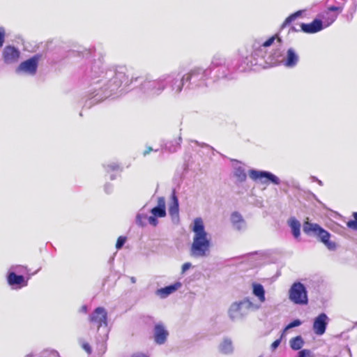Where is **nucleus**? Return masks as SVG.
Wrapping results in <instances>:
<instances>
[{
    "mask_svg": "<svg viewBox=\"0 0 357 357\" xmlns=\"http://www.w3.org/2000/svg\"><path fill=\"white\" fill-rule=\"evenodd\" d=\"M339 13L335 10H331L330 7L328 6L327 9L319 14V19H321L324 22V29L331 26L337 18Z\"/></svg>",
    "mask_w": 357,
    "mask_h": 357,
    "instance_id": "obj_18",
    "label": "nucleus"
},
{
    "mask_svg": "<svg viewBox=\"0 0 357 357\" xmlns=\"http://www.w3.org/2000/svg\"><path fill=\"white\" fill-rule=\"evenodd\" d=\"M104 168L107 173H110L112 172H116L120 169L119 165L116 162H110L107 165H104Z\"/></svg>",
    "mask_w": 357,
    "mask_h": 357,
    "instance_id": "obj_34",
    "label": "nucleus"
},
{
    "mask_svg": "<svg viewBox=\"0 0 357 357\" xmlns=\"http://www.w3.org/2000/svg\"><path fill=\"white\" fill-rule=\"evenodd\" d=\"M26 271V267L22 266V265H13L10 266L8 271H13L17 274L18 273H24Z\"/></svg>",
    "mask_w": 357,
    "mask_h": 357,
    "instance_id": "obj_35",
    "label": "nucleus"
},
{
    "mask_svg": "<svg viewBox=\"0 0 357 357\" xmlns=\"http://www.w3.org/2000/svg\"><path fill=\"white\" fill-rule=\"evenodd\" d=\"M192 267V264L190 262H186V263H184L183 265H182V267H181V273L183 274L185 273L188 270H189L190 268Z\"/></svg>",
    "mask_w": 357,
    "mask_h": 357,
    "instance_id": "obj_43",
    "label": "nucleus"
},
{
    "mask_svg": "<svg viewBox=\"0 0 357 357\" xmlns=\"http://www.w3.org/2000/svg\"><path fill=\"white\" fill-rule=\"evenodd\" d=\"M126 239L127 238L126 236H119L118 238L116 243V248L117 250L121 249L123 247L124 244L126 243Z\"/></svg>",
    "mask_w": 357,
    "mask_h": 357,
    "instance_id": "obj_37",
    "label": "nucleus"
},
{
    "mask_svg": "<svg viewBox=\"0 0 357 357\" xmlns=\"http://www.w3.org/2000/svg\"><path fill=\"white\" fill-rule=\"evenodd\" d=\"M158 151V149H153L152 147L151 146H146V150L143 152V155L145 157L148 154H149L151 151H155V152H157Z\"/></svg>",
    "mask_w": 357,
    "mask_h": 357,
    "instance_id": "obj_44",
    "label": "nucleus"
},
{
    "mask_svg": "<svg viewBox=\"0 0 357 357\" xmlns=\"http://www.w3.org/2000/svg\"><path fill=\"white\" fill-rule=\"evenodd\" d=\"M312 352L309 349H300L298 352L297 357H310Z\"/></svg>",
    "mask_w": 357,
    "mask_h": 357,
    "instance_id": "obj_38",
    "label": "nucleus"
},
{
    "mask_svg": "<svg viewBox=\"0 0 357 357\" xmlns=\"http://www.w3.org/2000/svg\"><path fill=\"white\" fill-rule=\"evenodd\" d=\"M87 76L91 83L84 107L88 109L109 97L123 85L129 87L139 82L140 90L147 96H158L165 89L172 96L176 97L181 93V79L177 71L162 74L155 79L146 78L141 81L142 77H139L129 79L126 66L105 68L102 59H99L92 63Z\"/></svg>",
    "mask_w": 357,
    "mask_h": 357,
    "instance_id": "obj_1",
    "label": "nucleus"
},
{
    "mask_svg": "<svg viewBox=\"0 0 357 357\" xmlns=\"http://www.w3.org/2000/svg\"><path fill=\"white\" fill-rule=\"evenodd\" d=\"M53 352L55 353L56 355H59V354L56 351H53Z\"/></svg>",
    "mask_w": 357,
    "mask_h": 357,
    "instance_id": "obj_57",
    "label": "nucleus"
},
{
    "mask_svg": "<svg viewBox=\"0 0 357 357\" xmlns=\"http://www.w3.org/2000/svg\"><path fill=\"white\" fill-rule=\"evenodd\" d=\"M303 230L306 235L316 237L328 250L331 251L336 250V243L330 240L331 234L319 224L305 221L303 225Z\"/></svg>",
    "mask_w": 357,
    "mask_h": 357,
    "instance_id": "obj_8",
    "label": "nucleus"
},
{
    "mask_svg": "<svg viewBox=\"0 0 357 357\" xmlns=\"http://www.w3.org/2000/svg\"><path fill=\"white\" fill-rule=\"evenodd\" d=\"M150 212L152 215L158 216L159 218L166 216L165 199L163 197H158L157 205L153 207Z\"/></svg>",
    "mask_w": 357,
    "mask_h": 357,
    "instance_id": "obj_21",
    "label": "nucleus"
},
{
    "mask_svg": "<svg viewBox=\"0 0 357 357\" xmlns=\"http://www.w3.org/2000/svg\"><path fill=\"white\" fill-rule=\"evenodd\" d=\"M283 335H284V333H282V334L281 335L280 337L275 340L272 344H271V350L273 351H275L280 344L281 343V341H282V339L283 337Z\"/></svg>",
    "mask_w": 357,
    "mask_h": 357,
    "instance_id": "obj_39",
    "label": "nucleus"
},
{
    "mask_svg": "<svg viewBox=\"0 0 357 357\" xmlns=\"http://www.w3.org/2000/svg\"><path fill=\"white\" fill-rule=\"evenodd\" d=\"M20 55L19 50L14 46H6L3 51V59L6 63H13L17 61Z\"/></svg>",
    "mask_w": 357,
    "mask_h": 357,
    "instance_id": "obj_16",
    "label": "nucleus"
},
{
    "mask_svg": "<svg viewBox=\"0 0 357 357\" xmlns=\"http://www.w3.org/2000/svg\"><path fill=\"white\" fill-rule=\"evenodd\" d=\"M250 178L255 181H259L262 184L272 183L275 185L280 184V179L271 172L251 169L248 172Z\"/></svg>",
    "mask_w": 357,
    "mask_h": 357,
    "instance_id": "obj_10",
    "label": "nucleus"
},
{
    "mask_svg": "<svg viewBox=\"0 0 357 357\" xmlns=\"http://www.w3.org/2000/svg\"><path fill=\"white\" fill-rule=\"evenodd\" d=\"M179 203L177 197L173 194L172 197V202L169 206V214L172 218L178 216Z\"/></svg>",
    "mask_w": 357,
    "mask_h": 357,
    "instance_id": "obj_27",
    "label": "nucleus"
},
{
    "mask_svg": "<svg viewBox=\"0 0 357 357\" xmlns=\"http://www.w3.org/2000/svg\"><path fill=\"white\" fill-rule=\"evenodd\" d=\"M5 41V30L3 27H0V47H1Z\"/></svg>",
    "mask_w": 357,
    "mask_h": 357,
    "instance_id": "obj_41",
    "label": "nucleus"
},
{
    "mask_svg": "<svg viewBox=\"0 0 357 357\" xmlns=\"http://www.w3.org/2000/svg\"><path fill=\"white\" fill-rule=\"evenodd\" d=\"M30 356H31V354H29V355L26 356V357H30Z\"/></svg>",
    "mask_w": 357,
    "mask_h": 357,
    "instance_id": "obj_58",
    "label": "nucleus"
},
{
    "mask_svg": "<svg viewBox=\"0 0 357 357\" xmlns=\"http://www.w3.org/2000/svg\"><path fill=\"white\" fill-rule=\"evenodd\" d=\"M234 176L236 178V183H241L245 181L247 178V174L245 173V169L241 166H234L233 171Z\"/></svg>",
    "mask_w": 357,
    "mask_h": 357,
    "instance_id": "obj_26",
    "label": "nucleus"
},
{
    "mask_svg": "<svg viewBox=\"0 0 357 357\" xmlns=\"http://www.w3.org/2000/svg\"><path fill=\"white\" fill-rule=\"evenodd\" d=\"M328 324V317L324 312L319 314L314 319L313 331L317 335H322L325 333Z\"/></svg>",
    "mask_w": 357,
    "mask_h": 357,
    "instance_id": "obj_13",
    "label": "nucleus"
},
{
    "mask_svg": "<svg viewBox=\"0 0 357 357\" xmlns=\"http://www.w3.org/2000/svg\"><path fill=\"white\" fill-rule=\"evenodd\" d=\"M311 180H312V181H313V182H317V181L319 180V178H317L316 176H311Z\"/></svg>",
    "mask_w": 357,
    "mask_h": 357,
    "instance_id": "obj_51",
    "label": "nucleus"
},
{
    "mask_svg": "<svg viewBox=\"0 0 357 357\" xmlns=\"http://www.w3.org/2000/svg\"><path fill=\"white\" fill-rule=\"evenodd\" d=\"M289 298L296 305H307L308 296L305 286L301 282H294L289 290Z\"/></svg>",
    "mask_w": 357,
    "mask_h": 357,
    "instance_id": "obj_9",
    "label": "nucleus"
},
{
    "mask_svg": "<svg viewBox=\"0 0 357 357\" xmlns=\"http://www.w3.org/2000/svg\"><path fill=\"white\" fill-rule=\"evenodd\" d=\"M116 174H110V176H109L110 180L113 181V180L116 179Z\"/></svg>",
    "mask_w": 357,
    "mask_h": 357,
    "instance_id": "obj_50",
    "label": "nucleus"
},
{
    "mask_svg": "<svg viewBox=\"0 0 357 357\" xmlns=\"http://www.w3.org/2000/svg\"><path fill=\"white\" fill-rule=\"evenodd\" d=\"M144 208L145 206H144L139 211L135 219L136 224L141 227H144L146 225V220H148L149 218Z\"/></svg>",
    "mask_w": 357,
    "mask_h": 357,
    "instance_id": "obj_29",
    "label": "nucleus"
},
{
    "mask_svg": "<svg viewBox=\"0 0 357 357\" xmlns=\"http://www.w3.org/2000/svg\"><path fill=\"white\" fill-rule=\"evenodd\" d=\"M208 68L211 70V81L213 82L219 79H233L237 72L235 60L225 58L220 54L213 56Z\"/></svg>",
    "mask_w": 357,
    "mask_h": 357,
    "instance_id": "obj_3",
    "label": "nucleus"
},
{
    "mask_svg": "<svg viewBox=\"0 0 357 357\" xmlns=\"http://www.w3.org/2000/svg\"><path fill=\"white\" fill-rule=\"evenodd\" d=\"M82 347L88 354H91L92 353V349L89 343H82Z\"/></svg>",
    "mask_w": 357,
    "mask_h": 357,
    "instance_id": "obj_42",
    "label": "nucleus"
},
{
    "mask_svg": "<svg viewBox=\"0 0 357 357\" xmlns=\"http://www.w3.org/2000/svg\"><path fill=\"white\" fill-rule=\"evenodd\" d=\"M192 230L194 237L190 248V256L195 258L207 257L210 252L211 241L201 218L194 220Z\"/></svg>",
    "mask_w": 357,
    "mask_h": 357,
    "instance_id": "obj_2",
    "label": "nucleus"
},
{
    "mask_svg": "<svg viewBox=\"0 0 357 357\" xmlns=\"http://www.w3.org/2000/svg\"><path fill=\"white\" fill-rule=\"evenodd\" d=\"M298 61V56L293 48H289L287 52V57L284 61V66L288 68H293L296 66Z\"/></svg>",
    "mask_w": 357,
    "mask_h": 357,
    "instance_id": "obj_24",
    "label": "nucleus"
},
{
    "mask_svg": "<svg viewBox=\"0 0 357 357\" xmlns=\"http://www.w3.org/2000/svg\"><path fill=\"white\" fill-rule=\"evenodd\" d=\"M181 286V282H176L174 284L158 289L155 291V294L160 298H166L169 295L176 291Z\"/></svg>",
    "mask_w": 357,
    "mask_h": 357,
    "instance_id": "obj_19",
    "label": "nucleus"
},
{
    "mask_svg": "<svg viewBox=\"0 0 357 357\" xmlns=\"http://www.w3.org/2000/svg\"><path fill=\"white\" fill-rule=\"evenodd\" d=\"M158 218H159L158 216H155V215H152L149 217L148 221L151 225L155 227L158 224Z\"/></svg>",
    "mask_w": 357,
    "mask_h": 357,
    "instance_id": "obj_40",
    "label": "nucleus"
},
{
    "mask_svg": "<svg viewBox=\"0 0 357 357\" xmlns=\"http://www.w3.org/2000/svg\"><path fill=\"white\" fill-rule=\"evenodd\" d=\"M89 322L97 328L98 336L96 340L99 342H105L108 338V317L106 310L103 307H96L89 315Z\"/></svg>",
    "mask_w": 357,
    "mask_h": 357,
    "instance_id": "obj_6",
    "label": "nucleus"
},
{
    "mask_svg": "<svg viewBox=\"0 0 357 357\" xmlns=\"http://www.w3.org/2000/svg\"><path fill=\"white\" fill-rule=\"evenodd\" d=\"M7 282L13 289H21L27 286V280L22 275H17L13 271L7 273Z\"/></svg>",
    "mask_w": 357,
    "mask_h": 357,
    "instance_id": "obj_14",
    "label": "nucleus"
},
{
    "mask_svg": "<svg viewBox=\"0 0 357 357\" xmlns=\"http://www.w3.org/2000/svg\"><path fill=\"white\" fill-rule=\"evenodd\" d=\"M313 195V197L319 203H321V202L317 198L316 195L314 194L312 195Z\"/></svg>",
    "mask_w": 357,
    "mask_h": 357,
    "instance_id": "obj_55",
    "label": "nucleus"
},
{
    "mask_svg": "<svg viewBox=\"0 0 357 357\" xmlns=\"http://www.w3.org/2000/svg\"><path fill=\"white\" fill-rule=\"evenodd\" d=\"M302 324V321L299 319H296L291 321L290 323H289L283 329L282 333L284 334V333L293 328L298 327Z\"/></svg>",
    "mask_w": 357,
    "mask_h": 357,
    "instance_id": "obj_33",
    "label": "nucleus"
},
{
    "mask_svg": "<svg viewBox=\"0 0 357 357\" xmlns=\"http://www.w3.org/2000/svg\"><path fill=\"white\" fill-rule=\"evenodd\" d=\"M231 222L234 228L238 231H242L246 228V222L238 212L231 213Z\"/></svg>",
    "mask_w": 357,
    "mask_h": 357,
    "instance_id": "obj_22",
    "label": "nucleus"
},
{
    "mask_svg": "<svg viewBox=\"0 0 357 357\" xmlns=\"http://www.w3.org/2000/svg\"><path fill=\"white\" fill-rule=\"evenodd\" d=\"M351 229H352V230H354V231H357V227H354V228H351Z\"/></svg>",
    "mask_w": 357,
    "mask_h": 357,
    "instance_id": "obj_56",
    "label": "nucleus"
},
{
    "mask_svg": "<svg viewBox=\"0 0 357 357\" xmlns=\"http://www.w3.org/2000/svg\"><path fill=\"white\" fill-rule=\"evenodd\" d=\"M261 305L254 303L249 297L231 303L228 310V316L232 321L244 319L250 311H256Z\"/></svg>",
    "mask_w": 357,
    "mask_h": 357,
    "instance_id": "obj_7",
    "label": "nucleus"
},
{
    "mask_svg": "<svg viewBox=\"0 0 357 357\" xmlns=\"http://www.w3.org/2000/svg\"><path fill=\"white\" fill-rule=\"evenodd\" d=\"M352 18H353V15L352 14L351 15V16H347V20L349 22L351 21Z\"/></svg>",
    "mask_w": 357,
    "mask_h": 357,
    "instance_id": "obj_53",
    "label": "nucleus"
},
{
    "mask_svg": "<svg viewBox=\"0 0 357 357\" xmlns=\"http://www.w3.org/2000/svg\"><path fill=\"white\" fill-rule=\"evenodd\" d=\"M259 357H261V356H259Z\"/></svg>",
    "mask_w": 357,
    "mask_h": 357,
    "instance_id": "obj_59",
    "label": "nucleus"
},
{
    "mask_svg": "<svg viewBox=\"0 0 357 357\" xmlns=\"http://www.w3.org/2000/svg\"><path fill=\"white\" fill-rule=\"evenodd\" d=\"M301 30V29H297L294 25L290 26L289 31L292 32H298Z\"/></svg>",
    "mask_w": 357,
    "mask_h": 357,
    "instance_id": "obj_47",
    "label": "nucleus"
},
{
    "mask_svg": "<svg viewBox=\"0 0 357 357\" xmlns=\"http://www.w3.org/2000/svg\"><path fill=\"white\" fill-rule=\"evenodd\" d=\"M259 61H255V59L252 58V54L248 55L247 54L240 53V59L238 61H235L236 64V70L238 72H245L250 70L253 66L258 65Z\"/></svg>",
    "mask_w": 357,
    "mask_h": 357,
    "instance_id": "obj_12",
    "label": "nucleus"
},
{
    "mask_svg": "<svg viewBox=\"0 0 357 357\" xmlns=\"http://www.w3.org/2000/svg\"><path fill=\"white\" fill-rule=\"evenodd\" d=\"M287 225L291 229V234L295 238L301 236V222L295 218L291 217L287 220Z\"/></svg>",
    "mask_w": 357,
    "mask_h": 357,
    "instance_id": "obj_23",
    "label": "nucleus"
},
{
    "mask_svg": "<svg viewBox=\"0 0 357 357\" xmlns=\"http://www.w3.org/2000/svg\"><path fill=\"white\" fill-rule=\"evenodd\" d=\"M154 340L158 344H163L167 341L169 333L162 324H156L154 326Z\"/></svg>",
    "mask_w": 357,
    "mask_h": 357,
    "instance_id": "obj_17",
    "label": "nucleus"
},
{
    "mask_svg": "<svg viewBox=\"0 0 357 357\" xmlns=\"http://www.w3.org/2000/svg\"><path fill=\"white\" fill-rule=\"evenodd\" d=\"M181 79V92L183 89H196L208 86L211 80V70L208 68L195 66L187 73L182 75L177 72Z\"/></svg>",
    "mask_w": 357,
    "mask_h": 357,
    "instance_id": "obj_4",
    "label": "nucleus"
},
{
    "mask_svg": "<svg viewBox=\"0 0 357 357\" xmlns=\"http://www.w3.org/2000/svg\"><path fill=\"white\" fill-rule=\"evenodd\" d=\"M41 55L36 54L31 58L22 61L16 69L17 73H24L30 75H34L38 69V62Z\"/></svg>",
    "mask_w": 357,
    "mask_h": 357,
    "instance_id": "obj_11",
    "label": "nucleus"
},
{
    "mask_svg": "<svg viewBox=\"0 0 357 357\" xmlns=\"http://www.w3.org/2000/svg\"><path fill=\"white\" fill-rule=\"evenodd\" d=\"M327 3H334L329 5L331 10H335L337 13H341L345 6L346 0H327Z\"/></svg>",
    "mask_w": 357,
    "mask_h": 357,
    "instance_id": "obj_30",
    "label": "nucleus"
},
{
    "mask_svg": "<svg viewBox=\"0 0 357 357\" xmlns=\"http://www.w3.org/2000/svg\"><path fill=\"white\" fill-rule=\"evenodd\" d=\"M305 344L303 338L301 335L291 338L289 341V345L292 350L298 351L301 349Z\"/></svg>",
    "mask_w": 357,
    "mask_h": 357,
    "instance_id": "obj_31",
    "label": "nucleus"
},
{
    "mask_svg": "<svg viewBox=\"0 0 357 357\" xmlns=\"http://www.w3.org/2000/svg\"><path fill=\"white\" fill-rule=\"evenodd\" d=\"M303 14V10H298L292 14H291L289 17H287L282 24L281 25V29H284L287 26H289L291 22L295 21L297 18L300 17Z\"/></svg>",
    "mask_w": 357,
    "mask_h": 357,
    "instance_id": "obj_32",
    "label": "nucleus"
},
{
    "mask_svg": "<svg viewBox=\"0 0 357 357\" xmlns=\"http://www.w3.org/2000/svg\"><path fill=\"white\" fill-rule=\"evenodd\" d=\"M196 143L199 145H200L202 147H207L209 149H212V147H211L208 144H206L204 143H202V144H199L198 142H196Z\"/></svg>",
    "mask_w": 357,
    "mask_h": 357,
    "instance_id": "obj_48",
    "label": "nucleus"
},
{
    "mask_svg": "<svg viewBox=\"0 0 357 357\" xmlns=\"http://www.w3.org/2000/svg\"><path fill=\"white\" fill-rule=\"evenodd\" d=\"M182 137L181 136L176 139L163 142L161 144L162 148L169 153H175L181 148Z\"/></svg>",
    "mask_w": 357,
    "mask_h": 357,
    "instance_id": "obj_20",
    "label": "nucleus"
},
{
    "mask_svg": "<svg viewBox=\"0 0 357 357\" xmlns=\"http://www.w3.org/2000/svg\"><path fill=\"white\" fill-rule=\"evenodd\" d=\"M220 351L225 354H230L234 351L232 341L231 339L226 337L223 340L222 342L220 344Z\"/></svg>",
    "mask_w": 357,
    "mask_h": 357,
    "instance_id": "obj_28",
    "label": "nucleus"
},
{
    "mask_svg": "<svg viewBox=\"0 0 357 357\" xmlns=\"http://www.w3.org/2000/svg\"><path fill=\"white\" fill-rule=\"evenodd\" d=\"M317 182L320 186L323 185V182L321 180L319 179Z\"/></svg>",
    "mask_w": 357,
    "mask_h": 357,
    "instance_id": "obj_54",
    "label": "nucleus"
},
{
    "mask_svg": "<svg viewBox=\"0 0 357 357\" xmlns=\"http://www.w3.org/2000/svg\"><path fill=\"white\" fill-rule=\"evenodd\" d=\"M81 311L86 313L87 312V306L86 305H82L81 308Z\"/></svg>",
    "mask_w": 357,
    "mask_h": 357,
    "instance_id": "obj_49",
    "label": "nucleus"
},
{
    "mask_svg": "<svg viewBox=\"0 0 357 357\" xmlns=\"http://www.w3.org/2000/svg\"><path fill=\"white\" fill-rule=\"evenodd\" d=\"M252 294L256 296L261 303L266 301V291L261 284L254 282L252 284Z\"/></svg>",
    "mask_w": 357,
    "mask_h": 357,
    "instance_id": "obj_25",
    "label": "nucleus"
},
{
    "mask_svg": "<svg viewBox=\"0 0 357 357\" xmlns=\"http://www.w3.org/2000/svg\"><path fill=\"white\" fill-rule=\"evenodd\" d=\"M352 217L354 218V219L349 220L347 222V226L349 229L357 227V212H354L352 213Z\"/></svg>",
    "mask_w": 357,
    "mask_h": 357,
    "instance_id": "obj_36",
    "label": "nucleus"
},
{
    "mask_svg": "<svg viewBox=\"0 0 357 357\" xmlns=\"http://www.w3.org/2000/svg\"><path fill=\"white\" fill-rule=\"evenodd\" d=\"M282 43V40L278 35L273 36L266 40L259 43L255 42L252 45V58L255 61H259L258 65H262L261 61H264L266 63H274L278 61L281 53L278 50H275L273 53H268L267 48L271 46L275 40Z\"/></svg>",
    "mask_w": 357,
    "mask_h": 357,
    "instance_id": "obj_5",
    "label": "nucleus"
},
{
    "mask_svg": "<svg viewBox=\"0 0 357 357\" xmlns=\"http://www.w3.org/2000/svg\"><path fill=\"white\" fill-rule=\"evenodd\" d=\"M112 185L109 183H107L105 185V191L109 194L112 192Z\"/></svg>",
    "mask_w": 357,
    "mask_h": 357,
    "instance_id": "obj_45",
    "label": "nucleus"
},
{
    "mask_svg": "<svg viewBox=\"0 0 357 357\" xmlns=\"http://www.w3.org/2000/svg\"><path fill=\"white\" fill-rule=\"evenodd\" d=\"M301 30L307 33H315L324 29V22L321 19L315 18L310 23H301Z\"/></svg>",
    "mask_w": 357,
    "mask_h": 357,
    "instance_id": "obj_15",
    "label": "nucleus"
},
{
    "mask_svg": "<svg viewBox=\"0 0 357 357\" xmlns=\"http://www.w3.org/2000/svg\"><path fill=\"white\" fill-rule=\"evenodd\" d=\"M131 357H148L146 355L142 353H135L133 354Z\"/></svg>",
    "mask_w": 357,
    "mask_h": 357,
    "instance_id": "obj_46",
    "label": "nucleus"
},
{
    "mask_svg": "<svg viewBox=\"0 0 357 357\" xmlns=\"http://www.w3.org/2000/svg\"><path fill=\"white\" fill-rule=\"evenodd\" d=\"M130 280H131L132 283L136 282V278L135 277H131Z\"/></svg>",
    "mask_w": 357,
    "mask_h": 357,
    "instance_id": "obj_52",
    "label": "nucleus"
}]
</instances>
